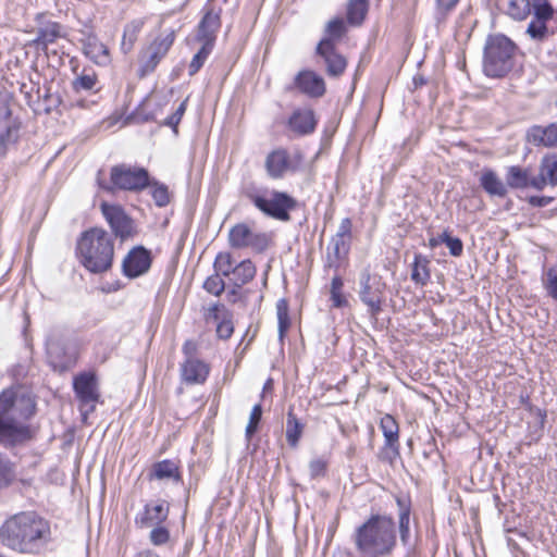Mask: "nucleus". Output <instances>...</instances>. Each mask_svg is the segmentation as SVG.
Instances as JSON below:
<instances>
[{
  "mask_svg": "<svg viewBox=\"0 0 557 557\" xmlns=\"http://www.w3.org/2000/svg\"><path fill=\"white\" fill-rule=\"evenodd\" d=\"M76 252L79 262L89 272H107L111 269L114 257L112 236L99 227L85 231L77 240Z\"/></svg>",
  "mask_w": 557,
  "mask_h": 557,
  "instance_id": "7ed1b4c3",
  "label": "nucleus"
},
{
  "mask_svg": "<svg viewBox=\"0 0 557 557\" xmlns=\"http://www.w3.org/2000/svg\"><path fill=\"white\" fill-rule=\"evenodd\" d=\"M111 185L99 182L101 188L112 191L114 188L137 191L149 184V174L143 168H133L125 164L115 165L110 173Z\"/></svg>",
  "mask_w": 557,
  "mask_h": 557,
  "instance_id": "0eeeda50",
  "label": "nucleus"
},
{
  "mask_svg": "<svg viewBox=\"0 0 557 557\" xmlns=\"http://www.w3.org/2000/svg\"><path fill=\"white\" fill-rule=\"evenodd\" d=\"M169 511L170 506L166 500L160 499L149 503L145 506L144 512L137 519V522L141 527L160 525L168 519Z\"/></svg>",
  "mask_w": 557,
  "mask_h": 557,
  "instance_id": "412c9836",
  "label": "nucleus"
},
{
  "mask_svg": "<svg viewBox=\"0 0 557 557\" xmlns=\"http://www.w3.org/2000/svg\"><path fill=\"white\" fill-rule=\"evenodd\" d=\"M101 211L115 236L126 239L136 233L133 220L120 206L102 202Z\"/></svg>",
  "mask_w": 557,
  "mask_h": 557,
  "instance_id": "f8f14e48",
  "label": "nucleus"
},
{
  "mask_svg": "<svg viewBox=\"0 0 557 557\" xmlns=\"http://www.w3.org/2000/svg\"><path fill=\"white\" fill-rule=\"evenodd\" d=\"M98 377L96 371L94 369H89L76 375L73 383H96Z\"/></svg>",
  "mask_w": 557,
  "mask_h": 557,
  "instance_id": "052dcab7",
  "label": "nucleus"
},
{
  "mask_svg": "<svg viewBox=\"0 0 557 557\" xmlns=\"http://www.w3.org/2000/svg\"><path fill=\"white\" fill-rule=\"evenodd\" d=\"M548 20L549 18L539 17L534 15V18L530 22L527 29V33L530 35L532 39L541 41L546 38L548 33L546 22Z\"/></svg>",
  "mask_w": 557,
  "mask_h": 557,
  "instance_id": "a19ab883",
  "label": "nucleus"
},
{
  "mask_svg": "<svg viewBox=\"0 0 557 557\" xmlns=\"http://www.w3.org/2000/svg\"><path fill=\"white\" fill-rule=\"evenodd\" d=\"M349 239L333 236L329 246V260L334 262V267H338L339 262L343 261L350 249Z\"/></svg>",
  "mask_w": 557,
  "mask_h": 557,
  "instance_id": "2f4dec72",
  "label": "nucleus"
},
{
  "mask_svg": "<svg viewBox=\"0 0 557 557\" xmlns=\"http://www.w3.org/2000/svg\"><path fill=\"white\" fill-rule=\"evenodd\" d=\"M186 104L182 102L176 111L168 119L166 124L172 127H176L185 112Z\"/></svg>",
  "mask_w": 557,
  "mask_h": 557,
  "instance_id": "e2e57ef3",
  "label": "nucleus"
},
{
  "mask_svg": "<svg viewBox=\"0 0 557 557\" xmlns=\"http://www.w3.org/2000/svg\"><path fill=\"white\" fill-rule=\"evenodd\" d=\"M35 400L29 393L16 391L13 386L0 395V419L24 423L35 413Z\"/></svg>",
  "mask_w": 557,
  "mask_h": 557,
  "instance_id": "423d86ee",
  "label": "nucleus"
},
{
  "mask_svg": "<svg viewBox=\"0 0 557 557\" xmlns=\"http://www.w3.org/2000/svg\"><path fill=\"white\" fill-rule=\"evenodd\" d=\"M97 84V75L92 70L84 69L81 75H78L73 82V90L79 92L82 90L89 91L95 88Z\"/></svg>",
  "mask_w": 557,
  "mask_h": 557,
  "instance_id": "c9c22d12",
  "label": "nucleus"
},
{
  "mask_svg": "<svg viewBox=\"0 0 557 557\" xmlns=\"http://www.w3.org/2000/svg\"><path fill=\"white\" fill-rule=\"evenodd\" d=\"M380 428L385 438V445L394 448L398 445L399 428L396 420L391 414L381 418Z\"/></svg>",
  "mask_w": 557,
  "mask_h": 557,
  "instance_id": "473e14b6",
  "label": "nucleus"
},
{
  "mask_svg": "<svg viewBox=\"0 0 557 557\" xmlns=\"http://www.w3.org/2000/svg\"><path fill=\"white\" fill-rule=\"evenodd\" d=\"M244 195L263 214L284 222L290 220L289 212L297 207L288 194L267 187H248Z\"/></svg>",
  "mask_w": 557,
  "mask_h": 557,
  "instance_id": "20e7f679",
  "label": "nucleus"
},
{
  "mask_svg": "<svg viewBox=\"0 0 557 557\" xmlns=\"http://www.w3.org/2000/svg\"><path fill=\"white\" fill-rule=\"evenodd\" d=\"M62 36V26L57 22L48 21L38 28L37 37L34 39V42L37 46L47 48L49 45L55 42V40L58 38H61Z\"/></svg>",
  "mask_w": 557,
  "mask_h": 557,
  "instance_id": "cd10ccee",
  "label": "nucleus"
},
{
  "mask_svg": "<svg viewBox=\"0 0 557 557\" xmlns=\"http://www.w3.org/2000/svg\"><path fill=\"white\" fill-rule=\"evenodd\" d=\"M331 300L333 302V307L335 308H342L347 304V300L343 296L342 292H331Z\"/></svg>",
  "mask_w": 557,
  "mask_h": 557,
  "instance_id": "338daca9",
  "label": "nucleus"
},
{
  "mask_svg": "<svg viewBox=\"0 0 557 557\" xmlns=\"http://www.w3.org/2000/svg\"><path fill=\"white\" fill-rule=\"evenodd\" d=\"M0 543L22 555H39L51 543L50 522L36 511L9 516L0 525Z\"/></svg>",
  "mask_w": 557,
  "mask_h": 557,
  "instance_id": "f257e3e1",
  "label": "nucleus"
},
{
  "mask_svg": "<svg viewBox=\"0 0 557 557\" xmlns=\"http://www.w3.org/2000/svg\"><path fill=\"white\" fill-rule=\"evenodd\" d=\"M148 186L151 188V196L156 206L162 208L169 205L171 196L166 185L149 180Z\"/></svg>",
  "mask_w": 557,
  "mask_h": 557,
  "instance_id": "ea45409f",
  "label": "nucleus"
},
{
  "mask_svg": "<svg viewBox=\"0 0 557 557\" xmlns=\"http://www.w3.org/2000/svg\"><path fill=\"white\" fill-rule=\"evenodd\" d=\"M544 284L548 295L557 300V267L547 270Z\"/></svg>",
  "mask_w": 557,
  "mask_h": 557,
  "instance_id": "603ef678",
  "label": "nucleus"
},
{
  "mask_svg": "<svg viewBox=\"0 0 557 557\" xmlns=\"http://www.w3.org/2000/svg\"><path fill=\"white\" fill-rule=\"evenodd\" d=\"M302 433V425L297 418L289 412L286 423V440L292 447H296Z\"/></svg>",
  "mask_w": 557,
  "mask_h": 557,
  "instance_id": "58836bf2",
  "label": "nucleus"
},
{
  "mask_svg": "<svg viewBox=\"0 0 557 557\" xmlns=\"http://www.w3.org/2000/svg\"><path fill=\"white\" fill-rule=\"evenodd\" d=\"M317 120L311 109H297L288 120V127L297 135H308L315 129Z\"/></svg>",
  "mask_w": 557,
  "mask_h": 557,
  "instance_id": "5701e85b",
  "label": "nucleus"
},
{
  "mask_svg": "<svg viewBox=\"0 0 557 557\" xmlns=\"http://www.w3.org/2000/svg\"><path fill=\"white\" fill-rule=\"evenodd\" d=\"M220 26V12L208 10L198 25L197 40L213 48Z\"/></svg>",
  "mask_w": 557,
  "mask_h": 557,
  "instance_id": "6ab92c4d",
  "label": "nucleus"
},
{
  "mask_svg": "<svg viewBox=\"0 0 557 557\" xmlns=\"http://www.w3.org/2000/svg\"><path fill=\"white\" fill-rule=\"evenodd\" d=\"M384 289L385 284L380 276L371 275L368 271L361 274L359 296L372 317H376L382 310Z\"/></svg>",
  "mask_w": 557,
  "mask_h": 557,
  "instance_id": "9d476101",
  "label": "nucleus"
},
{
  "mask_svg": "<svg viewBox=\"0 0 557 557\" xmlns=\"http://www.w3.org/2000/svg\"><path fill=\"white\" fill-rule=\"evenodd\" d=\"M294 89L309 98L318 99L324 96L326 86L322 76L314 71L304 70L295 76L293 84L286 87L288 91Z\"/></svg>",
  "mask_w": 557,
  "mask_h": 557,
  "instance_id": "ddd939ff",
  "label": "nucleus"
},
{
  "mask_svg": "<svg viewBox=\"0 0 557 557\" xmlns=\"http://www.w3.org/2000/svg\"><path fill=\"white\" fill-rule=\"evenodd\" d=\"M301 161L300 154L292 158L286 149L278 148L271 151L265 158V170L271 178H282L285 173L297 170Z\"/></svg>",
  "mask_w": 557,
  "mask_h": 557,
  "instance_id": "9b49d317",
  "label": "nucleus"
},
{
  "mask_svg": "<svg viewBox=\"0 0 557 557\" xmlns=\"http://www.w3.org/2000/svg\"><path fill=\"white\" fill-rule=\"evenodd\" d=\"M30 438L29 426L25 423L10 422L0 419V444L13 447Z\"/></svg>",
  "mask_w": 557,
  "mask_h": 557,
  "instance_id": "dca6fc26",
  "label": "nucleus"
},
{
  "mask_svg": "<svg viewBox=\"0 0 557 557\" xmlns=\"http://www.w3.org/2000/svg\"><path fill=\"white\" fill-rule=\"evenodd\" d=\"M546 414L545 412H542L541 410H537L535 412V422L534 425L536 428V431H541L544 428Z\"/></svg>",
  "mask_w": 557,
  "mask_h": 557,
  "instance_id": "774afa93",
  "label": "nucleus"
},
{
  "mask_svg": "<svg viewBox=\"0 0 557 557\" xmlns=\"http://www.w3.org/2000/svg\"><path fill=\"white\" fill-rule=\"evenodd\" d=\"M75 396L79 401V411L83 420L95 411L100 399V393L97 385H73Z\"/></svg>",
  "mask_w": 557,
  "mask_h": 557,
  "instance_id": "4be33fe9",
  "label": "nucleus"
},
{
  "mask_svg": "<svg viewBox=\"0 0 557 557\" xmlns=\"http://www.w3.org/2000/svg\"><path fill=\"white\" fill-rule=\"evenodd\" d=\"M527 139L536 147L557 148V122L546 126L534 125L530 127Z\"/></svg>",
  "mask_w": 557,
  "mask_h": 557,
  "instance_id": "aec40b11",
  "label": "nucleus"
},
{
  "mask_svg": "<svg viewBox=\"0 0 557 557\" xmlns=\"http://www.w3.org/2000/svg\"><path fill=\"white\" fill-rule=\"evenodd\" d=\"M222 277L218 273L209 276L203 283V288L214 296H220L225 289V283Z\"/></svg>",
  "mask_w": 557,
  "mask_h": 557,
  "instance_id": "09e8293b",
  "label": "nucleus"
},
{
  "mask_svg": "<svg viewBox=\"0 0 557 557\" xmlns=\"http://www.w3.org/2000/svg\"><path fill=\"white\" fill-rule=\"evenodd\" d=\"M431 278L430 260L428 257L417 253L411 269V280L421 286H425Z\"/></svg>",
  "mask_w": 557,
  "mask_h": 557,
  "instance_id": "7c9ffc66",
  "label": "nucleus"
},
{
  "mask_svg": "<svg viewBox=\"0 0 557 557\" xmlns=\"http://www.w3.org/2000/svg\"><path fill=\"white\" fill-rule=\"evenodd\" d=\"M183 354L185 356V360L189 359H198V343L193 339H188L184 343L182 347Z\"/></svg>",
  "mask_w": 557,
  "mask_h": 557,
  "instance_id": "4d7b16f0",
  "label": "nucleus"
},
{
  "mask_svg": "<svg viewBox=\"0 0 557 557\" xmlns=\"http://www.w3.org/2000/svg\"><path fill=\"white\" fill-rule=\"evenodd\" d=\"M400 508L398 517V528L401 544L409 550L414 548V544L410 539V507L401 498H397Z\"/></svg>",
  "mask_w": 557,
  "mask_h": 557,
  "instance_id": "bb28decb",
  "label": "nucleus"
},
{
  "mask_svg": "<svg viewBox=\"0 0 557 557\" xmlns=\"http://www.w3.org/2000/svg\"><path fill=\"white\" fill-rule=\"evenodd\" d=\"M215 273L222 275L223 277H231L232 271L234 270V261L232 255L230 252H220L215 257L213 263Z\"/></svg>",
  "mask_w": 557,
  "mask_h": 557,
  "instance_id": "4c0bfd02",
  "label": "nucleus"
},
{
  "mask_svg": "<svg viewBox=\"0 0 557 557\" xmlns=\"http://www.w3.org/2000/svg\"><path fill=\"white\" fill-rule=\"evenodd\" d=\"M151 475L158 480L178 479V467L174 461L165 459L154 463Z\"/></svg>",
  "mask_w": 557,
  "mask_h": 557,
  "instance_id": "f704fd0d",
  "label": "nucleus"
},
{
  "mask_svg": "<svg viewBox=\"0 0 557 557\" xmlns=\"http://www.w3.org/2000/svg\"><path fill=\"white\" fill-rule=\"evenodd\" d=\"M533 8L534 15L544 18H552L553 8L548 0H527Z\"/></svg>",
  "mask_w": 557,
  "mask_h": 557,
  "instance_id": "3c124183",
  "label": "nucleus"
},
{
  "mask_svg": "<svg viewBox=\"0 0 557 557\" xmlns=\"http://www.w3.org/2000/svg\"><path fill=\"white\" fill-rule=\"evenodd\" d=\"M317 54L323 60L325 71L330 77L343 75L347 67V60L336 51L333 42L321 40L317 47Z\"/></svg>",
  "mask_w": 557,
  "mask_h": 557,
  "instance_id": "4468645a",
  "label": "nucleus"
},
{
  "mask_svg": "<svg viewBox=\"0 0 557 557\" xmlns=\"http://www.w3.org/2000/svg\"><path fill=\"white\" fill-rule=\"evenodd\" d=\"M261 416H262V407H261L260 404H256L252 407V410H251L250 417H249V422H248V424L246 426V437L248 440H250L251 436L257 431L258 424H259V422L261 420Z\"/></svg>",
  "mask_w": 557,
  "mask_h": 557,
  "instance_id": "8fccbe9b",
  "label": "nucleus"
},
{
  "mask_svg": "<svg viewBox=\"0 0 557 557\" xmlns=\"http://www.w3.org/2000/svg\"><path fill=\"white\" fill-rule=\"evenodd\" d=\"M346 32L345 22L342 18L331 20L325 28V37L322 40H330L334 44L335 39H339Z\"/></svg>",
  "mask_w": 557,
  "mask_h": 557,
  "instance_id": "37998d69",
  "label": "nucleus"
},
{
  "mask_svg": "<svg viewBox=\"0 0 557 557\" xmlns=\"http://www.w3.org/2000/svg\"><path fill=\"white\" fill-rule=\"evenodd\" d=\"M368 0H350L347 9V18L351 24L359 25L367 13Z\"/></svg>",
  "mask_w": 557,
  "mask_h": 557,
  "instance_id": "e433bc0d",
  "label": "nucleus"
},
{
  "mask_svg": "<svg viewBox=\"0 0 557 557\" xmlns=\"http://www.w3.org/2000/svg\"><path fill=\"white\" fill-rule=\"evenodd\" d=\"M18 138V127L8 126L2 133H0V157H4L9 146L16 143Z\"/></svg>",
  "mask_w": 557,
  "mask_h": 557,
  "instance_id": "a18cd8bd",
  "label": "nucleus"
},
{
  "mask_svg": "<svg viewBox=\"0 0 557 557\" xmlns=\"http://www.w3.org/2000/svg\"><path fill=\"white\" fill-rule=\"evenodd\" d=\"M150 256L144 247L132 249L123 260V273L128 277H137L150 268Z\"/></svg>",
  "mask_w": 557,
  "mask_h": 557,
  "instance_id": "a211bd4d",
  "label": "nucleus"
},
{
  "mask_svg": "<svg viewBox=\"0 0 557 557\" xmlns=\"http://www.w3.org/2000/svg\"><path fill=\"white\" fill-rule=\"evenodd\" d=\"M540 164L542 165V173L548 176L549 185L557 186V156H545Z\"/></svg>",
  "mask_w": 557,
  "mask_h": 557,
  "instance_id": "79ce46f5",
  "label": "nucleus"
},
{
  "mask_svg": "<svg viewBox=\"0 0 557 557\" xmlns=\"http://www.w3.org/2000/svg\"><path fill=\"white\" fill-rule=\"evenodd\" d=\"M444 244L449 249V252L451 256H454V257L461 256V253L463 251V244H462L461 239H459L458 237H451L447 231H445V243Z\"/></svg>",
  "mask_w": 557,
  "mask_h": 557,
  "instance_id": "5fc2aeb1",
  "label": "nucleus"
},
{
  "mask_svg": "<svg viewBox=\"0 0 557 557\" xmlns=\"http://www.w3.org/2000/svg\"><path fill=\"white\" fill-rule=\"evenodd\" d=\"M228 245L234 249H250L253 252H263L270 244V236L240 222L228 231Z\"/></svg>",
  "mask_w": 557,
  "mask_h": 557,
  "instance_id": "1a4fd4ad",
  "label": "nucleus"
},
{
  "mask_svg": "<svg viewBox=\"0 0 557 557\" xmlns=\"http://www.w3.org/2000/svg\"><path fill=\"white\" fill-rule=\"evenodd\" d=\"M181 373L186 383H205L210 373V366L200 359L185 360Z\"/></svg>",
  "mask_w": 557,
  "mask_h": 557,
  "instance_id": "b1692460",
  "label": "nucleus"
},
{
  "mask_svg": "<svg viewBox=\"0 0 557 557\" xmlns=\"http://www.w3.org/2000/svg\"><path fill=\"white\" fill-rule=\"evenodd\" d=\"M310 474L312 478L324 475L326 462L320 458L313 459L309 463Z\"/></svg>",
  "mask_w": 557,
  "mask_h": 557,
  "instance_id": "bf43d9fd",
  "label": "nucleus"
},
{
  "mask_svg": "<svg viewBox=\"0 0 557 557\" xmlns=\"http://www.w3.org/2000/svg\"><path fill=\"white\" fill-rule=\"evenodd\" d=\"M516 50L515 42L505 35L490 36L484 47V73L490 77L505 76L513 67Z\"/></svg>",
  "mask_w": 557,
  "mask_h": 557,
  "instance_id": "39448f33",
  "label": "nucleus"
},
{
  "mask_svg": "<svg viewBox=\"0 0 557 557\" xmlns=\"http://www.w3.org/2000/svg\"><path fill=\"white\" fill-rule=\"evenodd\" d=\"M354 543L363 557L392 556L397 545L394 519L385 515H372L356 529Z\"/></svg>",
  "mask_w": 557,
  "mask_h": 557,
  "instance_id": "f03ea898",
  "label": "nucleus"
},
{
  "mask_svg": "<svg viewBox=\"0 0 557 557\" xmlns=\"http://www.w3.org/2000/svg\"><path fill=\"white\" fill-rule=\"evenodd\" d=\"M175 40V32L170 30L165 36L156 38L146 51V60L143 62L144 72H152L159 62L166 55Z\"/></svg>",
  "mask_w": 557,
  "mask_h": 557,
  "instance_id": "2eb2a0df",
  "label": "nucleus"
},
{
  "mask_svg": "<svg viewBox=\"0 0 557 557\" xmlns=\"http://www.w3.org/2000/svg\"><path fill=\"white\" fill-rule=\"evenodd\" d=\"M150 542L156 545L160 546L169 542L170 540V532L166 528L157 525L153 528L149 534Z\"/></svg>",
  "mask_w": 557,
  "mask_h": 557,
  "instance_id": "864d4df0",
  "label": "nucleus"
},
{
  "mask_svg": "<svg viewBox=\"0 0 557 557\" xmlns=\"http://www.w3.org/2000/svg\"><path fill=\"white\" fill-rule=\"evenodd\" d=\"M529 171L520 166H510L506 174V184L511 188L529 187Z\"/></svg>",
  "mask_w": 557,
  "mask_h": 557,
  "instance_id": "72a5a7b5",
  "label": "nucleus"
},
{
  "mask_svg": "<svg viewBox=\"0 0 557 557\" xmlns=\"http://www.w3.org/2000/svg\"><path fill=\"white\" fill-rule=\"evenodd\" d=\"M480 184L482 188L491 196L505 197L507 195V186L492 170H485L481 177Z\"/></svg>",
  "mask_w": 557,
  "mask_h": 557,
  "instance_id": "c756f323",
  "label": "nucleus"
},
{
  "mask_svg": "<svg viewBox=\"0 0 557 557\" xmlns=\"http://www.w3.org/2000/svg\"><path fill=\"white\" fill-rule=\"evenodd\" d=\"M232 272L230 282L235 287H242L248 284L256 276L257 269L250 259H246L236 264Z\"/></svg>",
  "mask_w": 557,
  "mask_h": 557,
  "instance_id": "c85d7f7f",
  "label": "nucleus"
},
{
  "mask_svg": "<svg viewBox=\"0 0 557 557\" xmlns=\"http://www.w3.org/2000/svg\"><path fill=\"white\" fill-rule=\"evenodd\" d=\"M351 220L349 218H345L341 221L338 230L334 236L351 240Z\"/></svg>",
  "mask_w": 557,
  "mask_h": 557,
  "instance_id": "13d9d810",
  "label": "nucleus"
},
{
  "mask_svg": "<svg viewBox=\"0 0 557 557\" xmlns=\"http://www.w3.org/2000/svg\"><path fill=\"white\" fill-rule=\"evenodd\" d=\"M207 323H213L216 327V335L221 339H227L234 332L232 313L223 305H213L208 309Z\"/></svg>",
  "mask_w": 557,
  "mask_h": 557,
  "instance_id": "f3484780",
  "label": "nucleus"
},
{
  "mask_svg": "<svg viewBox=\"0 0 557 557\" xmlns=\"http://www.w3.org/2000/svg\"><path fill=\"white\" fill-rule=\"evenodd\" d=\"M83 51L96 64L106 65L110 62L107 46L100 42L96 36L89 35L86 37L83 41Z\"/></svg>",
  "mask_w": 557,
  "mask_h": 557,
  "instance_id": "393cba45",
  "label": "nucleus"
},
{
  "mask_svg": "<svg viewBox=\"0 0 557 557\" xmlns=\"http://www.w3.org/2000/svg\"><path fill=\"white\" fill-rule=\"evenodd\" d=\"M212 49H213L212 47L201 44V48L194 55V58L191 59V61L189 63V66H188L189 76H194L202 67V65L205 64L209 54L211 53Z\"/></svg>",
  "mask_w": 557,
  "mask_h": 557,
  "instance_id": "c03bdc74",
  "label": "nucleus"
},
{
  "mask_svg": "<svg viewBox=\"0 0 557 557\" xmlns=\"http://www.w3.org/2000/svg\"><path fill=\"white\" fill-rule=\"evenodd\" d=\"M10 115V97L5 92H0V120L8 119Z\"/></svg>",
  "mask_w": 557,
  "mask_h": 557,
  "instance_id": "680f3d73",
  "label": "nucleus"
},
{
  "mask_svg": "<svg viewBox=\"0 0 557 557\" xmlns=\"http://www.w3.org/2000/svg\"><path fill=\"white\" fill-rule=\"evenodd\" d=\"M547 185H549L548 176L542 173V165L540 164L539 175L534 177L529 176V187L543 190Z\"/></svg>",
  "mask_w": 557,
  "mask_h": 557,
  "instance_id": "6e6d98bb",
  "label": "nucleus"
},
{
  "mask_svg": "<svg viewBox=\"0 0 557 557\" xmlns=\"http://www.w3.org/2000/svg\"><path fill=\"white\" fill-rule=\"evenodd\" d=\"M47 361L55 372L71 369L78 358L77 348L59 334H51L46 343Z\"/></svg>",
  "mask_w": 557,
  "mask_h": 557,
  "instance_id": "6e6552de",
  "label": "nucleus"
},
{
  "mask_svg": "<svg viewBox=\"0 0 557 557\" xmlns=\"http://www.w3.org/2000/svg\"><path fill=\"white\" fill-rule=\"evenodd\" d=\"M139 29L140 27L137 24H129L125 27L121 42V49L124 53H128L133 49Z\"/></svg>",
  "mask_w": 557,
  "mask_h": 557,
  "instance_id": "de8ad7c7",
  "label": "nucleus"
},
{
  "mask_svg": "<svg viewBox=\"0 0 557 557\" xmlns=\"http://www.w3.org/2000/svg\"><path fill=\"white\" fill-rule=\"evenodd\" d=\"M498 9L516 21L525 20L533 11L527 0H498Z\"/></svg>",
  "mask_w": 557,
  "mask_h": 557,
  "instance_id": "a878e982",
  "label": "nucleus"
},
{
  "mask_svg": "<svg viewBox=\"0 0 557 557\" xmlns=\"http://www.w3.org/2000/svg\"><path fill=\"white\" fill-rule=\"evenodd\" d=\"M553 200L554 198L548 196H531L528 202L533 207L543 208L552 203Z\"/></svg>",
  "mask_w": 557,
  "mask_h": 557,
  "instance_id": "0e129e2a",
  "label": "nucleus"
},
{
  "mask_svg": "<svg viewBox=\"0 0 557 557\" xmlns=\"http://www.w3.org/2000/svg\"><path fill=\"white\" fill-rule=\"evenodd\" d=\"M459 0H437L438 13L442 17L445 15L457 4Z\"/></svg>",
  "mask_w": 557,
  "mask_h": 557,
  "instance_id": "69168bd1",
  "label": "nucleus"
},
{
  "mask_svg": "<svg viewBox=\"0 0 557 557\" xmlns=\"http://www.w3.org/2000/svg\"><path fill=\"white\" fill-rule=\"evenodd\" d=\"M276 313H277V320H278V332L281 338L283 337L284 333L289 327V317H288V304L285 299H280L276 302Z\"/></svg>",
  "mask_w": 557,
  "mask_h": 557,
  "instance_id": "49530a36",
  "label": "nucleus"
}]
</instances>
